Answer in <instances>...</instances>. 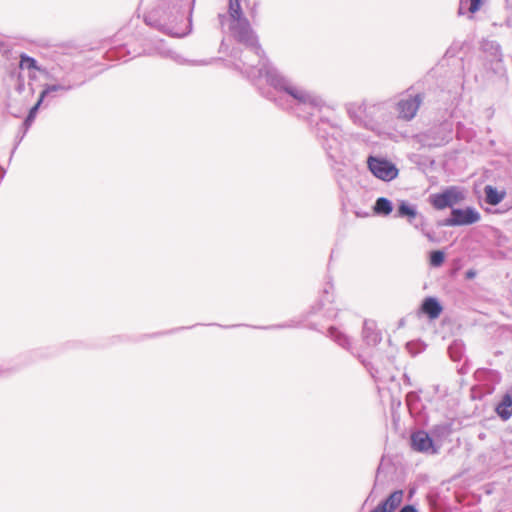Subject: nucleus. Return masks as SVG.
I'll list each match as a JSON object with an SVG mask.
<instances>
[{"instance_id":"9d476101","label":"nucleus","mask_w":512,"mask_h":512,"mask_svg":"<svg viewBox=\"0 0 512 512\" xmlns=\"http://www.w3.org/2000/svg\"><path fill=\"white\" fill-rule=\"evenodd\" d=\"M464 199V194L457 186H450L444 191L430 196L431 205L437 210L445 208H454L455 204L460 203Z\"/></svg>"},{"instance_id":"72a5a7b5","label":"nucleus","mask_w":512,"mask_h":512,"mask_svg":"<svg viewBox=\"0 0 512 512\" xmlns=\"http://www.w3.org/2000/svg\"><path fill=\"white\" fill-rule=\"evenodd\" d=\"M11 372H12L11 368L4 367L3 365H0V376L9 375Z\"/></svg>"},{"instance_id":"4c0bfd02","label":"nucleus","mask_w":512,"mask_h":512,"mask_svg":"<svg viewBox=\"0 0 512 512\" xmlns=\"http://www.w3.org/2000/svg\"><path fill=\"white\" fill-rule=\"evenodd\" d=\"M28 78H29V81H34V80H36L37 76L35 73L30 72L28 75Z\"/></svg>"},{"instance_id":"7c9ffc66","label":"nucleus","mask_w":512,"mask_h":512,"mask_svg":"<svg viewBox=\"0 0 512 512\" xmlns=\"http://www.w3.org/2000/svg\"><path fill=\"white\" fill-rule=\"evenodd\" d=\"M15 90L20 94L25 91V80L21 74H19L17 77V83L15 86Z\"/></svg>"},{"instance_id":"37998d69","label":"nucleus","mask_w":512,"mask_h":512,"mask_svg":"<svg viewBox=\"0 0 512 512\" xmlns=\"http://www.w3.org/2000/svg\"><path fill=\"white\" fill-rule=\"evenodd\" d=\"M404 378H405L406 382H409V377L407 375H404Z\"/></svg>"},{"instance_id":"6e6552de","label":"nucleus","mask_w":512,"mask_h":512,"mask_svg":"<svg viewBox=\"0 0 512 512\" xmlns=\"http://www.w3.org/2000/svg\"><path fill=\"white\" fill-rule=\"evenodd\" d=\"M412 88L407 90V94L401 98L396 105V111L398 113V118L411 121L417 114L420 105L424 101V93H416L412 94L410 91Z\"/></svg>"},{"instance_id":"c9c22d12","label":"nucleus","mask_w":512,"mask_h":512,"mask_svg":"<svg viewBox=\"0 0 512 512\" xmlns=\"http://www.w3.org/2000/svg\"><path fill=\"white\" fill-rule=\"evenodd\" d=\"M412 398H415V399H418V396L416 395L415 392H409L407 394V401L410 403V401L412 400Z\"/></svg>"},{"instance_id":"0eeeda50","label":"nucleus","mask_w":512,"mask_h":512,"mask_svg":"<svg viewBox=\"0 0 512 512\" xmlns=\"http://www.w3.org/2000/svg\"><path fill=\"white\" fill-rule=\"evenodd\" d=\"M51 80H54L55 83L45 84L38 97V99H40V103H44V101L47 99V102L45 104L46 106L49 104L51 98L56 97L55 93H67L73 89L80 87L84 83V81H73L68 75L63 76L61 78H56L52 75Z\"/></svg>"},{"instance_id":"f3484780","label":"nucleus","mask_w":512,"mask_h":512,"mask_svg":"<svg viewBox=\"0 0 512 512\" xmlns=\"http://www.w3.org/2000/svg\"><path fill=\"white\" fill-rule=\"evenodd\" d=\"M419 213L417 207L410 204L406 200H400L397 206L395 217L406 218L410 224H413V220H417Z\"/></svg>"},{"instance_id":"a211bd4d","label":"nucleus","mask_w":512,"mask_h":512,"mask_svg":"<svg viewBox=\"0 0 512 512\" xmlns=\"http://www.w3.org/2000/svg\"><path fill=\"white\" fill-rule=\"evenodd\" d=\"M375 106H367L365 103L355 104L350 103L347 105V113L350 118L360 125H366L363 116L367 114V110L374 109Z\"/></svg>"},{"instance_id":"20e7f679","label":"nucleus","mask_w":512,"mask_h":512,"mask_svg":"<svg viewBox=\"0 0 512 512\" xmlns=\"http://www.w3.org/2000/svg\"><path fill=\"white\" fill-rule=\"evenodd\" d=\"M481 53L483 68L487 76L505 77L506 68L500 44L495 40L484 39L481 42Z\"/></svg>"},{"instance_id":"a19ab883","label":"nucleus","mask_w":512,"mask_h":512,"mask_svg":"<svg viewBox=\"0 0 512 512\" xmlns=\"http://www.w3.org/2000/svg\"><path fill=\"white\" fill-rule=\"evenodd\" d=\"M238 325H231V326H223L224 328H234V327H237Z\"/></svg>"},{"instance_id":"6ab92c4d","label":"nucleus","mask_w":512,"mask_h":512,"mask_svg":"<svg viewBox=\"0 0 512 512\" xmlns=\"http://www.w3.org/2000/svg\"><path fill=\"white\" fill-rule=\"evenodd\" d=\"M19 68L27 69L29 71L36 70L45 75L48 79H52V75L48 72V70L45 67L38 65L37 60L27 55L26 53L20 54Z\"/></svg>"},{"instance_id":"bb28decb","label":"nucleus","mask_w":512,"mask_h":512,"mask_svg":"<svg viewBox=\"0 0 512 512\" xmlns=\"http://www.w3.org/2000/svg\"><path fill=\"white\" fill-rule=\"evenodd\" d=\"M430 265L433 267L441 266L445 261V253L441 250H434L429 255Z\"/></svg>"},{"instance_id":"412c9836","label":"nucleus","mask_w":512,"mask_h":512,"mask_svg":"<svg viewBox=\"0 0 512 512\" xmlns=\"http://www.w3.org/2000/svg\"><path fill=\"white\" fill-rule=\"evenodd\" d=\"M485 202L488 205L496 206L502 202L506 196L505 190H498L492 185H486L484 187Z\"/></svg>"},{"instance_id":"dca6fc26","label":"nucleus","mask_w":512,"mask_h":512,"mask_svg":"<svg viewBox=\"0 0 512 512\" xmlns=\"http://www.w3.org/2000/svg\"><path fill=\"white\" fill-rule=\"evenodd\" d=\"M420 312L426 315L430 320L437 319L443 311V306L436 297H426L421 305Z\"/></svg>"},{"instance_id":"393cba45","label":"nucleus","mask_w":512,"mask_h":512,"mask_svg":"<svg viewBox=\"0 0 512 512\" xmlns=\"http://www.w3.org/2000/svg\"><path fill=\"white\" fill-rule=\"evenodd\" d=\"M43 103H40V99H37L36 103L29 109V112L26 116V118L23 121V127H24V134L27 132V130L30 128L32 123L34 122L37 113L42 106Z\"/></svg>"},{"instance_id":"423d86ee","label":"nucleus","mask_w":512,"mask_h":512,"mask_svg":"<svg viewBox=\"0 0 512 512\" xmlns=\"http://www.w3.org/2000/svg\"><path fill=\"white\" fill-rule=\"evenodd\" d=\"M481 219L480 213L474 207L452 208L450 216L438 221V226L456 227L468 226Z\"/></svg>"},{"instance_id":"c756f323","label":"nucleus","mask_w":512,"mask_h":512,"mask_svg":"<svg viewBox=\"0 0 512 512\" xmlns=\"http://www.w3.org/2000/svg\"><path fill=\"white\" fill-rule=\"evenodd\" d=\"M424 236L428 239L431 243H438L440 241V238L436 235V232L432 228H428Z\"/></svg>"},{"instance_id":"5701e85b","label":"nucleus","mask_w":512,"mask_h":512,"mask_svg":"<svg viewBox=\"0 0 512 512\" xmlns=\"http://www.w3.org/2000/svg\"><path fill=\"white\" fill-rule=\"evenodd\" d=\"M482 3L483 0H461L458 8V14L465 15L467 12L474 14L480 9Z\"/></svg>"},{"instance_id":"1a4fd4ad","label":"nucleus","mask_w":512,"mask_h":512,"mask_svg":"<svg viewBox=\"0 0 512 512\" xmlns=\"http://www.w3.org/2000/svg\"><path fill=\"white\" fill-rule=\"evenodd\" d=\"M143 53L146 54V55L157 54V55H160L161 57H164V58H170L175 63H177L179 65H192V66H195V65H205V64H207V62L204 61V60H189V59L184 58L182 55H180V54H178V53H176L174 51H171L170 49H168L165 46V42L162 39L154 40L153 41V47L145 48L143 50Z\"/></svg>"},{"instance_id":"4be33fe9","label":"nucleus","mask_w":512,"mask_h":512,"mask_svg":"<svg viewBox=\"0 0 512 512\" xmlns=\"http://www.w3.org/2000/svg\"><path fill=\"white\" fill-rule=\"evenodd\" d=\"M373 211L376 215L388 216L393 211V203L386 197H379L375 201Z\"/></svg>"},{"instance_id":"f257e3e1","label":"nucleus","mask_w":512,"mask_h":512,"mask_svg":"<svg viewBox=\"0 0 512 512\" xmlns=\"http://www.w3.org/2000/svg\"><path fill=\"white\" fill-rule=\"evenodd\" d=\"M232 21L230 30L234 38L245 45L240 57L241 72L255 86L262 78L269 85L267 89L259 88L261 95L298 118H312L320 113L324 104L322 98L296 84L270 63L248 19L242 17Z\"/></svg>"},{"instance_id":"2f4dec72","label":"nucleus","mask_w":512,"mask_h":512,"mask_svg":"<svg viewBox=\"0 0 512 512\" xmlns=\"http://www.w3.org/2000/svg\"><path fill=\"white\" fill-rule=\"evenodd\" d=\"M398 512H419L418 509L412 504H406L400 508Z\"/></svg>"},{"instance_id":"cd10ccee","label":"nucleus","mask_w":512,"mask_h":512,"mask_svg":"<svg viewBox=\"0 0 512 512\" xmlns=\"http://www.w3.org/2000/svg\"><path fill=\"white\" fill-rule=\"evenodd\" d=\"M432 433L438 437H447L451 433V425L448 423L435 425L432 429Z\"/></svg>"},{"instance_id":"7ed1b4c3","label":"nucleus","mask_w":512,"mask_h":512,"mask_svg":"<svg viewBox=\"0 0 512 512\" xmlns=\"http://www.w3.org/2000/svg\"><path fill=\"white\" fill-rule=\"evenodd\" d=\"M313 132L328 159L334 163L339 162L343 156L344 135L338 122L325 116H318Z\"/></svg>"},{"instance_id":"f8f14e48","label":"nucleus","mask_w":512,"mask_h":512,"mask_svg":"<svg viewBox=\"0 0 512 512\" xmlns=\"http://www.w3.org/2000/svg\"><path fill=\"white\" fill-rule=\"evenodd\" d=\"M326 336L329 337L332 341H334L337 345H339L341 348L347 350L352 355H354L364 366H366V360L362 357L360 354H355L353 352V347L351 344L350 337L338 329L336 326H330L327 329Z\"/></svg>"},{"instance_id":"c85d7f7f","label":"nucleus","mask_w":512,"mask_h":512,"mask_svg":"<svg viewBox=\"0 0 512 512\" xmlns=\"http://www.w3.org/2000/svg\"><path fill=\"white\" fill-rule=\"evenodd\" d=\"M417 230L421 231V233L424 235L426 231L428 230V225L425 222V218L419 214L417 220H413L412 224Z\"/></svg>"},{"instance_id":"4468645a","label":"nucleus","mask_w":512,"mask_h":512,"mask_svg":"<svg viewBox=\"0 0 512 512\" xmlns=\"http://www.w3.org/2000/svg\"><path fill=\"white\" fill-rule=\"evenodd\" d=\"M403 495V490L393 491L370 512H394L402 503Z\"/></svg>"},{"instance_id":"2eb2a0df","label":"nucleus","mask_w":512,"mask_h":512,"mask_svg":"<svg viewBox=\"0 0 512 512\" xmlns=\"http://www.w3.org/2000/svg\"><path fill=\"white\" fill-rule=\"evenodd\" d=\"M362 339L367 346H376L382 340V334L372 320H365L362 329Z\"/></svg>"},{"instance_id":"79ce46f5","label":"nucleus","mask_w":512,"mask_h":512,"mask_svg":"<svg viewBox=\"0 0 512 512\" xmlns=\"http://www.w3.org/2000/svg\"><path fill=\"white\" fill-rule=\"evenodd\" d=\"M309 328H310V329H313V330H316V327H315V325H314V324H311V325L309 326Z\"/></svg>"},{"instance_id":"a878e982","label":"nucleus","mask_w":512,"mask_h":512,"mask_svg":"<svg viewBox=\"0 0 512 512\" xmlns=\"http://www.w3.org/2000/svg\"><path fill=\"white\" fill-rule=\"evenodd\" d=\"M228 13L231 20L245 17L241 8L240 0H229Z\"/></svg>"},{"instance_id":"ddd939ff","label":"nucleus","mask_w":512,"mask_h":512,"mask_svg":"<svg viewBox=\"0 0 512 512\" xmlns=\"http://www.w3.org/2000/svg\"><path fill=\"white\" fill-rule=\"evenodd\" d=\"M411 447L417 452L436 453L431 436L424 430H417L411 435Z\"/></svg>"},{"instance_id":"9b49d317","label":"nucleus","mask_w":512,"mask_h":512,"mask_svg":"<svg viewBox=\"0 0 512 512\" xmlns=\"http://www.w3.org/2000/svg\"><path fill=\"white\" fill-rule=\"evenodd\" d=\"M333 284L331 282H327L323 288L322 296L319 301L312 305L308 311V316L315 315L320 311H323V316L327 319H335L337 316L336 309L331 305L333 302Z\"/></svg>"},{"instance_id":"473e14b6","label":"nucleus","mask_w":512,"mask_h":512,"mask_svg":"<svg viewBox=\"0 0 512 512\" xmlns=\"http://www.w3.org/2000/svg\"><path fill=\"white\" fill-rule=\"evenodd\" d=\"M287 327H291V325L281 324V325H272V326H255V328H258V329H274V328H287Z\"/></svg>"},{"instance_id":"aec40b11","label":"nucleus","mask_w":512,"mask_h":512,"mask_svg":"<svg viewBox=\"0 0 512 512\" xmlns=\"http://www.w3.org/2000/svg\"><path fill=\"white\" fill-rule=\"evenodd\" d=\"M495 411L497 415L504 421H507L512 416V396L505 393L497 404Z\"/></svg>"},{"instance_id":"f03ea898","label":"nucleus","mask_w":512,"mask_h":512,"mask_svg":"<svg viewBox=\"0 0 512 512\" xmlns=\"http://www.w3.org/2000/svg\"><path fill=\"white\" fill-rule=\"evenodd\" d=\"M195 0H162L161 6L144 17V21L160 32L182 38L192 29V10Z\"/></svg>"},{"instance_id":"39448f33","label":"nucleus","mask_w":512,"mask_h":512,"mask_svg":"<svg viewBox=\"0 0 512 512\" xmlns=\"http://www.w3.org/2000/svg\"><path fill=\"white\" fill-rule=\"evenodd\" d=\"M366 163L369 172L383 182H390L399 175L397 166L385 157L369 155Z\"/></svg>"},{"instance_id":"f704fd0d","label":"nucleus","mask_w":512,"mask_h":512,"mask_svg":"<svg viewBox=\"0 0 512 512\" xmlns=\"http://www.w3.org/2000/svg\"><path fill=\"white\" fill-rule=\"evenodd\" d=\"M116 53H117V56L119 58H121V57H124L125 53H128V51L126 50L125 47H121L118 49V51Z\"/></svg>"},{"instance_id":"e433bc0d","label":"nucleus","mask_w":512,"mask_h":512,"mask_svg":"<svg viewBox=\"0 0 512 512\" xmlns=\"http://www.w3.org/2000/svg\"><path fill=\"white\" fill-rule=\"evenodd\" d=\"M218 18H219L220 23L223 25V23H224V21L226 19V15L225 14H219Z\"/></svg>"},{"instance_id":"b1692460","label":"nucleus","mask_w":512,"mask_h":512,"mask_svg":"<svg viewBox=\"0 0 512 512\" xmlns=\"http://www.w3.org/2000/svg\"><path fill=\"white\" fill-rule=\"evenodd\" d=\"M465 353V344L462 340H454L448 347V354L453 361H460Z\"/></svg>"},{"instance_id":"c03bdc74","label":"nucleus","mask_w":512,"mask_h":512,"mask_svg":"<svg viewBox=\"0 0 512 512\" xmlns=\"http://www.w3.org/2000/svg\"><path fill=\"white\" fill-rule=\"evenodd\" d=\"M2 177H3V174L0 172V179H2Z\"/></svg>"},{"instance_id":"ea45409f","label":"nucleus","mask_w":512,"mask_h":512,"mask_svg":"<svg viewBox=\"0 0 512 512\" xmlns=\"http://www.w3.org/2000/svg\"><path fill=\"white\" fill-rule=\"evenodd\" d=\"M29 90H30L31 94H34L35 89H34L33 85L30 82H29Z\"/></svg>"},{"instance_id":"58836bf2","label":"nucleus","mask_w":512,"mask_h":512,"mask_svg":"<svg viewBox=\"0 0 512 512\" xmlns=\"http://www.w3.org/2000/svg\"><path fill=\"white\" fill-rule=\"evenodd\" d=\"M474 275H475V273L473 271H468L466 273L467 278H472Z\"/></svg>"}]
</instances>
